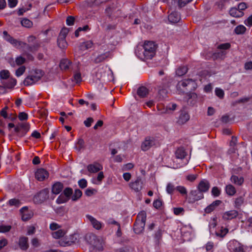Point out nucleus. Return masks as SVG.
I'll return each mask as SVG.
<instances>
[{
	"label": "nucleus",
	"mask_w": 252,
	"mask_h": 252,
	"mask_svg": "<svg viewBox=\"0 0 252 252\" xmlns=\"http://www.w3.org/2000/svg\"><path fill=\"white\" fill-rule=\"evenodd\" d=\"M157 47L153 41H145L142 49L136 50L135 53L142 60H150L155 55Z\"/></svg>",
	"instance_id": "f257e3e1"
},
{
	"label": "nucleus",
	"mask_w": 252,
	"mask_h": 252,
	"mask_svg": "<svg viewBox=\"0 0 252 252\" xmlns=\"http://www.w3.org/2000/svg\"><path fill=\"white\" fill-rule=\"evenodd\" d=\"M177 88L178 90L182 93H188L193 91L196 88V83L191 79H188L179 82Z\"/></svg>",
	"instance_id": "f03ea898"
},
{
	"label": "nucleus",
	"mask_w": 252,
	"mask_h": 252,
	"mask_svg": "<svg viewBox=\"0 0 252 252\" xmlns=\"http://www.w3.org/2000/svg\"><path fill=\"white\" fill-rule=\"evenodd\" d=\"M85 239L87 243L92 246L94 249L98 251L103 250L102 241L93 234H87Z\"/></svg>",
	"instance_id": "7ed1b4c3"
},
{
	"label": "nucleus",
	"mask_w": 252,
	"mask_h": 252,
	"mask_svg": "<svg viewBox=\"0 0 252 252\" xmlns=\"http://www.w3.org/2000/svg\"><path fill=\"white\" fill-rule=\"evenodd\" d=\"M43 75V71L40 69H35L31 75L27 76L24 81L25 86L32 85L39 81Z\"/></svg>",
	"instance_id": "20e7f679"
},
{
	"label": "nucleus",
	"mask_w": 252,
	"mask_h": 252,
	"mask_svg": "<svg viewBox=\"0 0 252 252\" xmlns=\"http://www.w3.org/2000/svg\"><path fill=\"white\" fill-rule=\"evenodd\" d=\"M49 190L48 189L41 190L34 196L33 198L34 202L38 204L43 202L49 198Z\"/></svg>",
	"instance_id": "39448f33"
},
{
	"label": "nucleus",
	"mask_w": 252,
	"mask_h": 252,
	"mask_svg": "<svg viewBox=\"0 0 252 252\" xmlns=\"http://www.w3.org/2000/svg\"><path fill=\"white\" fill-rule=\"evenodd\" d=\"M204 198L203 193L197 189L191 190L188 197L189 203H193L195 201L202 199Z\"/></svg>",
	"instance_id": "423d86ee"
},
{
	"label": "nucleus",
	"mask_w": 252,
	"mask_h": 252,
	"mask_svg": "<svg viewBox=\"0 0 252 252\" xmlns=\"http://www.w3.org/2000/svg\"><path fill=\"white\" fill-rule=\"evenodd\" d=\"M30 129V125L28 123H22L19 124L15 128L14 131L20 137L24 136Z\"/></svg>",
	"instance_id": "0eeeda50"
},
{
	"label": "nucleus",
	"mask_w": 252,
	"mask_h": 252,
	"mask_svg": "<svg viewBox=\"0 0 252 252\" xmlns=\"http://www.w3.org/2000/svg\"><path fill=\"white\" fill-rule=\"evenodd\" d=\"M49 174L47 171L43 168L37 170L35 173V178L39 181H42L48 177Z\"/></svg>",
	"instance_id": "6e6552de"
},
{
	"label": "nucleus",
	"mask_w": 252,
	"mask_h": 252,
	"mask_svg": "<svg viewBox=\"0 0 252 252\" xmlns=\"http://www.w3.org/2000/svg\"><path fill=\"white\" fill-rule=\"evenodd\" d=\"M129 186L135 191L138 192L141 190L142 189L141 178L140 177H138L135 181L130 183Z\"/></svg>",
	"instance_id": "1a4fd4ad"
},
{
	"label": "nucleus",
	"mask_w": 252,
	"mask_h": 252,
	"mask_svg": "<svg viewBox=\"0 0 252 252\" xmlns=\"http://www.w3.org/2000/svg\"><path fill=\"white\" fill-rule=\"evenodd\" d=\"M210 187V185L209 181L206 180H203L199 183L197 189L203 193V192H207L209 190Z\"/></svg>",
	"instance_id": "9d476101"
},
{
	"label": "nucleus",
	"mask_w": 252,
	"mask_h": 252,
	"mask_svg": "<svg viewBox=\"0 0 252 252\" xmlns=\"http://www.w3.org/2000/svg\"><path fill=\"white\" fill-rule=\"evenodd\" d=\"M189 119V114L185 111H181L177 123L180 125L185 124Z\"/></svg>",
	"instance_id": "9b49d317"
},
{
	"label": "nucleus",
	"mask_w": 252,
	"mask_h": 252,
	"mask_svg": "<svg viewBox=\"0 0 252 252\" xmlns=\"http://www.w3.org/2000/svg\"><path fill=\"white\" fill-rule=\"evenodd\" d=\"M88 171L91 173H96L102 169V166L98 162H94L87 166Z\"/></svg>",
	"instance_id": "f8f14e48"
},
{
	"label": "nucleus",
	"mask_w": 252,
	"mask_h": 252,
	"mask_svg": "<svg viewBox=\"0 0 252 252\" xmlns=\"http://www.w3.org/2000/svg\"><path fill=\"white\" fill-rule=\"evenodd\" d=\"M238 215V212L236 210H230L223 213L222 218L224 220H229L236 218Z\"/></svg>",
	"instance_id": "ddd939ff"
},
{
	"label": "nucleus",
	"mask_w": 252,
	"mask_h": 252,
	"mask_svg": "<svg viewBox=\"0 0 252 252\" xmlns=\"http://www.w3.org/2000/svg\"><path fill=\"white\" fill-rule=\"evenodd\" d=\"M221 202L222 201L220 200H217L213 201L211 204L208 205L205 209V212L207 214L211 213L212 212L215 210L216 208L221 203Z\"/></svg>",
	"instance_id": "4468645a"
},
{
	"label": "nucleus",
	"mask_w": 252,
	"mask_h": 252,
	"mask_svg": "<svg viewBox=\"0 0 252 252\" xmlns=\"http://www.w3.org/2000/svg\"><path fill=\"white\" fill-rule=\"evenodd\" d=\"M40 46V42L39 41H35L33 43L29 45L26 43L25 47L29 52H34L37 50Z\"/></svg>",
	"instance_id": "2eb2a0df"
},
{
	"label": "nucleus",
	"mask_w": 252,
	"mask_h": 252,
	"mask_svg": "<svg viewBox=\"0 0 252 252\" xmlns=\"http://www.w3.org/2000/svg\"><path fill=\"white\" fill-rule=\"evenodd\" d=\"M154 145V141L153 139L149 138H146L145 140L141 145V149L143 151H147Z\"/></svg>",
	"instance_id": "dca6fc26"
},
{
	"label": "nucleus",
	"mask_w": 252,
	"mask_h": 252,
	"mask_svg": "<svg viewBox=\"0 0 252 252\" xmlns=\"http://www.w3.org/2000/svg\"><path fill=\"white\" fill-rule=\"evenodd\" d=\"M145 225V223L143 222L135 221L133 226L134 231L136 234H140L143 232Z\"/></svg>",
	"instance_id": "f3484780"
},
{
	"label": "nucleus",
	"mask_w": 252,
	"mask_h": 252,
	"mask_svg": "<svg viewBox=\"0 0 252 252\" xmlns=\"http://www.w3.org/2000/svg\"><path fill=\"white\" fill-rule=\"evenodd\" d=\"M180 15L177 12H172L168 15V20L170 23H176L180 20Z\"/></svg>",
	"instance_id": "a211bd4d"
},
{
	"label": "nucleus",
	"mask_w": 252,
	"mask_h": 252,
	"mask_svg": "<svg viewBox=\"0 0 252 252\" xmlns=\"http://www.w3.org/2000/svg\"><path fill=\"white\" fill-rule=\"evenodd\" d=\"M63 188V185L62 183L56 182L52 186V191L54 194H58L62 191Z\"/></svg>",
	"instance_id": "6ab92c4d"
},
{
	"label": "nucleus",
	"mask_w": 252,
	"mask_h": 252,
	"mask_svg": "<svg viewBox=\"0 0 252 252\" xmlns=\"http://www.w3.org/2000/svg\"><path fill=\"white\" fill-rule=\"evenodd\" d=\"M71 64L72 62L70 60L63 59L60 62V67L62 70H67L69 69Z\"/></svg>",
	"instance_id": "aec40b11"
},
{
	"label": "nucleus",
	"mask_w": 252,
	"mask_h": 252,
	"mask_svg": "<svg viewBox=\"0 0 252 252\" xmlns=\"http://www.w3.org/2000/svg\"><path fill=\"white\" fill-rule=\"evenodd\" d=\"M86 218L88 219V220L90 221V222H91L92 224L93 225V227L94 228L96 229H99L101 228V224L100 222L97 220L93 217L88 215L86 216Z\"/></svg>",
	"instance_id": "412c9836"
},
{
	"label": "nucleus",
	"mask_w": 252,
	"mask_h": 252,
	"mask_svg": "<svg viewBox=\"0 0 252 252\" xmlns=\"http://www.w3.org/2000/svg\"><path fill=\"white\" fill-rule=\"evenodd\" d=\"M2 84L6 88L12 89L16 84V80L14 78H9L7 81H3Z\"/></svg>",
	"instance_id": "4be33fe9"
},
{
	"label": "nucleus",
	"mask_w": 252,
	"mask_h": 252,
	"mask_svg": "<svg viewBox=\"0 0 252 252\" xmlns=\"http://www.w3.org/2000/svg\"><path fill=\"white\" fill-rule=\"evenodd\" d=\"M110 55V52H107L105 53L98 55L94 60V63H99L105 61Z\"/></svg>",
	"instance_id": "5701e85b"
},
{
	"label": "nucleus",
	"mask_w": 252,
	"mask_h": 252,
	"mask_svg": "<svg viewBox=\"0 0 252 252\" xmlns=\"http://www.w3.org/2000/svg\"><path fill=\"white\" fill-rule=\"evenodd\" d=\"M28 238L25 237H22L19 239V245L20 248L23 250H26L29 247Z\"/></svg>",
	"instance_id": "b1692460"
},
{
	"label": "nucleus",
	"mask_w": 252,
	"mask_h": 252,
	"mask_svg": "<svg viewBox=\"0 0 252 252\" xmlns=\"http://www.w3.org/2000/svg\"><path fill=\"white\" fill-rule=\"evenodd\" d=\"M230 181L235 185L241 186L243 184L244 180L242 177L232 175L230 178Z\"/></svg>",
	"instance_id": "393cba45"
},
{
	"label": "nucleus",
	"mask_w": 252,
	"mask_h": 252,
	"mask_svg": "<svg viewBox=\"0 0 252 252\" xmlns=\"http://www.w3.org/2000/svg\"><path fill=\"white\" fill-rule=\"evenodd\" d=\"M93 42L91 40L82 42L79 45V49L82 51H85L93 47Z\"/></svg>",
	"instance_id": "a878e982"
},
{
	"label": "nucleus",
	"mask_w": 252,
	"mask_h": 252,
	"mask_svg": "<svg viewBox=\"0 0 252 252\" xmlns=\"http://www.w3.org/2000/svg\"><path fill=\"white\" fill-rule=\"evenodd\" d=\"M137 93L140 97H145L149 94V90L146 87L141 86L138 89Z\"/></svg>",
	"instance_id": "bb28decb"
},
{
	"label": "nucleus",
	"mask_w": 252,
	"mask_h": 252,
	"mask_svg": "<svg viewBox=\"0 0 252 252\" xmlns=\"http://www.w3.org/2000/svg\"><path fill=\"white\" fill-rule=\"evenodd\" d=\"M22 214V219L24 221H27L31 218V215L28 213V208L27 207H23L20 210Z\"/></svg>",
	"instance_id": "cd10ccee"
},
{
	"label": "nucleus",
	"mask_w": 252,
	"mask_h": 252,
	"mask_svg": "<svg viewBox=\"0 0 252 252\" xmlns=\"http://www.w3.org/2000/svg\"><path fill=\"white\" fill-rule=\"evenodd\" d=\"M231 16L234 17H241L244 15V13L236 8H231L229 11Z\"/></svg>",
	"instance_id": "c85d7f7f"
},
{
	"label": "nucleus",
	"mask_w": 252,
	"mask_h": 252,
	"mask_svg": "<svg viewBox=\"0 0 252 252\" xmlns=\"http://www.w3.org/2000/svg\"><path fill=\"white\" fill-rule=\"evenodd\" d=\"M146 213L145 211H142L138 214L135 221L145 223L146 220Z\"/></svg>",
	"instance_id": "c756f323"
},
{
	"label": "nucleus",
	"mask_w": 252,
	"mask_h": 252,
	"mask_svg": "<svg viewBox=\"0 0 252 252\" xmlns=\"http://www.w3.org/2000/svg\"><path fill=\"white\" fill-rule=\"evenodd\" d=\"M175 155L177 158L183 159L185 158L187 153L183 148H179L176 150Z\"/></svg>",
	"instance_id": "7c9ffc66"
},
{
	"label": "nucleus",
	"mask_w": 252,
	"mask_h": 252,
	"mask_svg": "<svg viewBox=\"0 0 252 252\" xmlns=\"http://www.w3.org/2000/svg\"><path fill=\"white\" fill-rule=\"evenodd\" d=\"M225 191L228 195L233 196L236 193V190L235 187L230 184L226 186Z\"/></svg>",
	"instance_id": "2f4dec72"
},
{
	"label": "nucleus",
	"mask_w": 252,
	"mask_h": 252,
	"mask_svg": "<svg viewBox=\"0 0 252 252\" xmlns=\"http://www.w3.org/2000/svg\"><path fill=\"white\" fill-rule=\"evenodd\" d=\"M188 67L186 66H180L176 70V74L179 76H182L185 75L188 71Z\"/></svg>",
	"instance_id": "473e14b6"
},
{
	"label": "nucleus",
	"mask_w": 252,
	"mask_h": 252,
	"mask_svg": "<svg viewBox=\"0 0 252 252\" xmlns=\"http://www.w3.org/2000/svg\"><path fill=\"white\" fill-rule=\"evenodd\" d=\"M75 148L79 152L85 149V142L83 139L80 138L78 139Z\"/></svg>",
	"instance_id": "72a5a7b5"
},
{
	"label": "nucleus",
	"mask_w": 252,
	"mask_h": 252,
	"mask_svg": "<svg viewBox=\"0 0 252 252\" xmlns=\"http://www.w3.org/2000/svg\"><path fill=\"white\" fill-rule=\"evenodd\" d=\"M58 46L61 49H65L67 47V43L65 38L58 37L57 40Z\"/></svg>",
	"instance_id": "f704fd0d"
},
{
	"label": "nucleus",
	"mask_w": 252,
	"mask_h": 252,
	"mask_svg": "<svg viewBox=\"0 0 252 252\" xmlns=\"http://www.w3.org/2000/svg\"><path fill=\"white\" fill-rule=\"evenodd\" d=\"M82 195V192L79 189H76L74 192L72 194L71 199L72 201H76L78 200Z\"/></svg>",
	"instance_id": "c9c22d12"
},
{
	"label": "nucleus",
	"mask_w": 252,
	"mask_h": 252,
	"mask_svg": "<svg viewBox=\"0 0 252 252\" xmlns=\"http://www.w3.org/2000/svg\"><path fill=\"white\" fill-rule=\"evenodd\" d=\"M65 232L64 230L59 229L57 231L54 232L52 233V237L55 239H59L63 237Z\"/></svg>",
	"instance_id": "e433bc0d"
},
{
	"label": "nucleus",
	"mask_w": 252,
	"mask_h": 252,
	"mask_svg": "<svg viewBox=\"0 0 252 252\" xmlns=\"http://www.w3.org/2000/svg\"><path fill=\"white\" fill-rule=\"evenodd\" d=\"M246 28L243 25H239L237 26L235 30V33L237 34H242L245 33Z\"/></svg>",
	"instance_id": "4c0bfd02"
},
{
	"label": "nucleus",
	"mask_w": 252,
	"mask_h": 252,
	"mask_svg": "<svg viewBox=\"0 0 252 252\" xmlns=\"http://www.w3.org/2000/svg\"><path fill=\"white\" fill-rule=\"evenodd\" d=\"M244 198L242 196H240L236 198L235 200V207L239 209L240 206L243 204Z\"/></svg>",
	"instance_id": "58836bf2"
},
{
	"label": "nucleus",
	"mask_w": 252,
	"mask_h": 252,
	"mask_svg": "<svg viewBox=\"0 0 252 252\" xmlns=\"http://www.w3.org/2000/svg\"><path fill=\"white\" fill-rule=\"evenodd\" d=\"M69 198L64 194H61L57 198L56 202L58 204H62L66 202Z\"/></svg>",
	"instance_id": "ea45409f"
},
{
	"label": "nucleus",
	"mask_w": 252,
	"mask_h": 252,
	"mask_svg": "<svg viewBox=\"0 0 252 252\" xmlns=\"http://www.w3.org/2000/svg\"><path fill=\"white\" fill-rule=\"evenodd\" d=\"M21 25L26 28H31L32 26V22L29 19L24 18L21 21Z\"/></svg>",
	"instance_id": "a19ab883"
},
{
	"label": "nucleus",
	"mask_w": 252,
	"mask_h": 252,
	"mask_svg": "<svg viewBox=\"0 0 252 252\" xmlns=\"http://www.w3.org/2000/svg\"><path fill=\"white\" fill-rule=\"evenodd\" d=\"M3 35L4 39L12 44L14 38L8 34L7 32L6 31H3Z\"/></svg>",
	"instance_id": "79ce46f5"
},
{
	"label": "nucleus",
	"mask_w": 252,
	"mask_h": 252,
	"mask_svg": "<svg viewBox=\"0 0 252 252\" xmlns=\"http://www.w3.org/2000/svg\"><path fill=\"white\" fill-rule=\"evenodd\" d=\"M3 35L4 39L12 44L14 38L8 34L7 32L6 31H3Z\"/></svg>",
	"instance_id": "37998d69"
},
{
	"label": "nucleus",
	"mask_w": 252,
	"mask_h": 252,
	"mask_svg": "<svg viewBox=\"0 0 252 252\" xmlns=\"http://www.w3.org/2000/svg\"><path fill=\"white\" fill-rule=\"evenodd\" d=\"M192 0H172V1L175 2L176 1L178 2V6L180 7H182L185 6L187 4L191 1Z\"/></svg>",
	"instance_id": "c03bdc74"
},
{
	"label": "nucleus",
	"mask_w": 252,
	"mask_h": 252,
	"mask_svg": "<svg viewBox=\"0 0 252 252\" xmlns=\"http://www.w3.org/2000/svg\"><path fill=\"white\" fill-rule=\"evenodd\" d=\"M9 72L7 70H2L0 71V78L2 79H7L9 77Z\"/></svg>",
	"instance_id": "a18cd8bd"
},
{
	"label": "nucleus",
	"mask_w": 252,
	"mask_h": 252,
	"mask_svg": "<svg viewBox=\"0 0 252 252\" xmlns=\"http://www.w3.org/2000/svg\"><path fill=\"white\" fill-rule=\"evenodd\" d=\"M12 45L16 48H19L20 47H25V45H26V43L18 41V40L14 39Z\"/></svg>",
	"instance_id": "49530a36"
},
{
	"label": "nucleus",
	"mask_w": 252,
	"mask_h": 252,
	"mask_svg": "<svg viewBox=\"0 0 252 252\" xmlns=\"http://www.w3.org/2000/svg\"><path fill=\"white\" fill-rule=\"evenodd\" d=\"M69 32V30L68 28H63L62 29L60 32L59 36L58 37L65 38L68 32Z\"/></svg>",
	"instance_id": "de8ad7c7"
},
{
	"label": "nucleus",
	"mask_w": 252,
	"mask_h": 252,
	"mask_svg": "<svg viewBox=\"0 0 252 252\" xmlns=\"http://www.w3.org/2000/svg\"><path fill=\"white\" fill-rule=\"evenodd\" d=\"M211 193L214 197H218L220 194V190L217 187H214L211 190Z\"/></svg>",
	"instance_id": "09e8293b"
},
{
	"label": "nucleus",
	"mask_w": 252,
	"mask_h": 252,
	"mask_svg": "<svg viewBox=\"0 0 252 252\" xmlns=\"http://www.w3.org/2000/svg\"><path fill=\"white\" fill-rule=\"evenodd\" d=\"M63 193L65 196L69 199L70 197L73 194V190L70 188H66L63 190Z\"/></svg>",
	"instance_id": "8fccbe9b"
},
{
	"label": "nucleus",
	"mask_w": 252,
	"mask_h": 252,
	"mask_svg": "<svg viewBox=\"0 0 252 252\" xmlns=\"http://www.w3.org/2000/svg\"><path fill=\"white\" fill-rule=\"evenodd\" d=\"M8 203L10 206H15L17 207L21 205L20 201L16 199H11L9 200Z\"/></svg>",
	"instance_id": "3c124183"
},
{
	"label": "nucleus",
	"mask_w": 252,
	"mask_h": 252,
	"mask_svg": "<svg viewBox=\"0 0 252 252\" xmlns=\"http://www.w3.org/2000/svg\"><path fill=\"white\" fill-rule=\"evenodd\" d=\"M11 228V225H0V233H5L9 232Z\"/></svg>",
	"instance_id": "603ef678"
},
{
	"label": "nucleus",
	"mask_w": 252,
	"mask_h": 252,
	"mask_svg": "<svg viewBox=\"0 0 252 252\" xmlns=\"http://www.w3.org/2000/svg\"><path fill=\"white\" fill-rule=\"evenodd\" d=\"M133 249L130 247H124L117 250L116 252H132Z\"/></svg>",
	"instance_id": "864d4df0"
},
{
	"label": "nucleus",
	"mask_w": 252,
	"mask_h": 252,
	"mask_svg": "<svg viewBox=\"0 0 252 252\" xmlns=\"http://www.w3.org/2000/svg\"><path fill=\"white\" fill-rule=\"evenodd\" d=\"M226 54L225 52L224 51H220L217 53H215L213 54V58L217 59L218 58H221L222 59L224 57L225 55Z\"/></svg>",
	"instance_id": "5fc2aeb1"
},
{
	"label": "nucleus",
	"mask_w": 252,
	"mask_h": 252,
	"mask_svg": "<svg viewBox=\"0 0 252 252\" xmlns=\"http://www.w3.org/2000/svg\"><path fill=\"white\" fill-rule=\"evenodd\" d=\"M176 189L174 186L171 183H168L166 187V191L169 194H172L174 190Z\"/></svg>",
	"instance_id": "6e6d98bb"
},
{
	"label": "nucleus",
	"mask_w": 252,
	"mask_h": 252,
	"mask_svg": "<svg viewBox=\"0 0 252 252\" xmlns=\"http://www.w3.org/2000/svg\"><path fill=\"white\" fill-rule=\"evenodd\" d=\"M215 94L220 99L223 98L224 97V92L221 89L216 88L215 90Z\"/></svg>",
	"instance_id": "4d7b16f0"
},
{
	"label": "nucleus",
	"mask_w": 252,
	"mask_h": 252,
	"mask_svg": "<svg viewBox=\"0 0 252 252\" xmlns=\"http://www.w3.org/2000/svg\"><path fill=\"white\" fill-rule=\"evenodd\" d=\"M97 192V190L94 189H87L85 191V194L87 196H91L95 194Z\"/></svg>",
	"instance_id": "13d9d810"
},
{
	"label": "nucleus",
	"mask_w": 252,
	"mask_h": 252,
	"mask_svg": "<svg viewBox=\"0 0 252 252\" xmlns=\"http://www.w3.org/2000/svg\"><path fill=\"white\" fill-rule=\"evenodd\" d=\"M49 228L51 230L54 231L59 229L61 228V226L56 222H53L50 223Z\"/></svg>",
	"instance_id": "bf43d9fd"
},
{
	"label": "nucleus",
	"mask_w": 252,
	"mask_h": 252,
	"mask_svg": "<svg viewBox=\"0 0 252 252\" xmlns=\"http://www.w3.org/2000/svg\"><path fill=\"white\" fill-rule=\"evenodd\" d=\"M75 21V18L73 16H68L66 20V24L68 26H72L74 25Z\"/></svg>",
	"instance_id": "052dcab7"
},
{
	"label": "nucleus",
	"mask_w": 252,
	"mask_h": 252,
	"mask_svg": "<svg viewBox=\"0 0 252 252\" xmlns=\"http://www.w3.org/2000/svg\"><path fill=\"white\" fill-rule=\"evenodd\" d=\"M26 68L24 66H22L17 69L16 71V75L19 77L22 75L25 71Z\"/></svg>",
	"instance_id": "680f3d73"
},
{
	"label": "nucleus",
	"mask_w": 252,
	"mask_h": 252,
	"mask_svg": "<svg viewBox=\"0 0 252 252\" xmlns=\"http://www.w3.org/2000/svg\"><path fill=\"white\" fill-rule=\"evenodd\" d=\"M177 190H178L182 195H186L187 194V191L186 189L183 186H178L176 188Z\"/></svg>",
	"instance_id": "e2e57ef3"
},
{
	"label": "nucleus",
	"mask_w": 252,
	"mask_h": 252,
	"mask_svg": "<svg viewBox=\"0 0 252 252\" xmlns=\"http://www.w3.org/2000/svg\"><path fill=\"white\" fill-rule=\"evenodd\" d=\"M162 205V202L160 199H157L155 200L153 202V206L155 208L158 209H159Z\"/></svg>",
	"instance_id": "0e129e2a"
},
{
	"label": "nucleus",
	"mask_w": 252,
	"mask_h": 252,
	"mask_svg": "<svg viewBox=\"0 0 252 252\" xmlns=\"http://www.w3.org/2000/svg\"><path fill=\"white\" fill-rule=\"evenodd\" d=\"M79 186L82 188L84 189L87 186V182L86 179H82L78 181Z\"/></svg>",
	"instance_id": "69168bd1"
},
{
	"label": "nucleus",
	"mask_w": 252,
	"mask_h": 252,
	"mask_svg": "<svg viewBox=\"0 0 252 252\" xmlns=\"http://www.w3.org/2000/svg\"><path fill=\"white\" fill-rule=\"evenodd\" d=\"M73 81L76 83H80L82 81L81 73L79 72L76 73L73 76Z\"/></svg>",
	"instance_id": "338daca9"
},
{
	"label": "nucleus",
	"mask_w": 252,
	"mask_h": 252,
	"mask_svg": "<svg viewBox=\"0 0 252 252\" xmlns=\"http://www.w3.org/2000/svg\"><path fill=\"white\" fill-rule=\"evenodd\" d=\"M18 118L20 121L27 120L28 118V115L25 112H20L18 115Z\"/></svg>",
	"instance_id": "774afa93"
}]
</instances>
